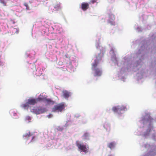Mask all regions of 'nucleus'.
Wrapping results in <instances>:
<instances>
[{
  "mask_svg": "<svg viewBox=\"0 0 156 156\" xmlns=\"http://www.w3.org/2000/svg\"><path fill=\"white\" fill-rule=\"evenodd\" d=\"M127 110L126 107L124 105H118V110L119 112L121 111H126Z\"/></svg>",
  "mask_w": 156,
  "mask_h": 156,
  "instance_id": "nucleus-10",
  "label": "nucleus"
},
{
  "mask_svg": "<svg viewBox=\"0 0 156 156\" xmlns=\"http://www.w3.org/2000/svg\"><path fill=\"white\" fill-rule=\"evenodd\" d=\"M112 110L115 112H119L118 110V106L117 107H114L112 108Z\"/></svg>",
  "mask_w": 156,
  "mask_h": 156,
  "instance_id": "nucleus-15",
  "label": "nucleus"
},
{
  "mask_svg": "<svg viewBox=\"0 0 156 156\" xmlns=\"http://www.w3.org/2000/svg\"><path fill=\"white\" fill-rule=\"evenodd\" d=\"M37 101H43L44 102L47 103L48 105H53L55 102L54 101L51 100L50 99H48L46 97L42 96L41 98H38Z\"/></svg>",
  "mask_w": 156,
  "mask_h": 156,
  "instance_id": "nucleus-4",
  "label": "nucleus"
},
{
  "mask_svg": "<svg viewBox=\"0 0 156 156\" xmlns=\"http://www.w3.org/2000/svg\"><path fill=\"white\" fill-rule=\"evenodd\" d=\"M111 16H113V19H115V16L113 15H111Z\"/></svg>",
  "mask_w": 156,
  "mask_h": 156,
  "instance_id": "nucleus-21",
  "label": "nucleus"
},
{
  "mask_svg": "<svg viewBox=\"0 0 156 156\" xmlns=\"http://www.w3.org/2000/svg\"><path fill=\"white\" fill-rule=\"evenodd\" d=\"M21 106L25 109L28 108L29 106V104L27 102L26 103L22 105Z\"/></svg>",
  "mask_w": 156,
  "mask_h": 156,
  "instance_id": "nucleus-14",
  "label": "nucleus"
},
{
  "mask_svg": "<svg viewBox=\"0 0 156 156\" xmlns=\"http://www.w3.org/2000/svg\"><path fill=\"white\" fill-rule=\"evenodd\" d=\"M34 136L32 137V140H31V141H32V140H33V139H34Z\"/></svg>",
  "mask_w": 156,
  "mask_h": 156,
  "instance_id": "nucleus-22",
  "label": "nucleus"
},
{
  "mask_svg": "<svg viewBox=\"0 0 156 156\" xmlns=\"http://www.w3.org/2000/svg\"><path fill=\"white\" fill-rule=\"evenodd\" d=\"M89 136V133H85L83 136V139L84 140L88 139Z\"/></svg>",
  "mask_w": 156,
  "mask_h": 156,
  "instance_id": "nucleus-13",
  "label": "nucleus"
},
{
  "mask_svg": "<svg viewBox=\"0 0 156 156\" xmlns=\"http://www.w3.org/2000/svg\"><path fill=\"white\" fill-rule=\"evenodd\" d=\"M76 144L80 151L83 152L85 153H87L88 150V147H87L86 146L81 144L78 141L76 142Z\"/></svg>",
  "mask_w": 156,
  "mask_h": 156,
  "instance_id": "nucleus-3",
  "label": "nucleus"
},
{
  "mask_svg": "<svg viewBox=\"0 0 156 156\" xmlns=\"http://www.w3.org/2000/svg\"><path fill=\"white\" fill-rule=\"evenodd\" d=\"M62 94V96L66 99H67L70 96V92L66 90L63 91Z\"/></svg>",
  "mask_w": 156,
  "mask_h": 156,
  "instance_id": "nucleus-7",
  "label": "nucleus"
},
{
  "mask_svg": "<svg viewBox=\"0 0 156 156\" xmlns=\"http://www.w3.org/2000/svg\"><path fill=\"white\" fill-rule=\"evenodd\" d=\"M38 98L35 99H29L28 100L27 102L28 104L30 105H34L35 103H37V102L40 101H37V99Z\"/></svg>",
  "mask_w": 156,
  "mask_h": 156,
  "instance_id": "nucleus-5",
  "label": "nucleus"
},
{
  "mask_svg": "<svg viewBox=\"0 0 156 156\" xmlns=\"http://www.w3.org/2000/svg\"><path fill=\"white\" fill-rule=\"evenodd\" d=\"M97 0H91L90 2L92 4H94V3L96 2Z\"/></svg>",
  "mask_w": 156,
  "mask_h": 156,
  "instance_id": "nucleus-20",
  "label": "nucleus"
},
{
  "mask_svg": "<svg viewBox=\"0 0 156 156\" xmlns=\"http://www.w3.org/2000/svg\"><path fill=\"white\" fill-rule=\"evenodd\" d=\"M89 8V5L87 2H83L81 4V8L82 9L85 11Z\"/></svg>",
  "mask_w": 156,
  "mask_h": 156,
  "instance_id": "nucleus-6",
  "label": "nucleus"
},
{
  "mask_svg": "<svg viewBox=\"0 0 156 156\" xmlns=\"http://www.w3.org/2000/svg\"><path fill=\"white\" fill-rule=\"evenodd\" d=\"M33 110V112L36 114H38L40 113L41 110L37 108H34Z\"/></svg>",
  "mask_w": 156,
  "mask_h": 156,
  "instance_id": "nucleus-12",
  "label": "nucleus"
},
{
  "mask_svg": "<svg viewBox=\"0 0 156 156\" xmlns=\"http://www.w3.org/2000/svg\"><path fill=\"white\" fill-rule=\"evenodd\" d=\"M54 9L55 11H58L61 9L60 6V3L59 2H57L54 5Z\"/></svg>",
  "mask_w": 156,
  "mask_h": 156,
  "instance_id": "nucleus-9",
  "label": "nucleus"
},
{
  "mask_svg": "<svg viewBox=\"0 0 156 156\" xmlns=\"http://www.w3.org/2000/svg\"><path fill=\"white\" fill-rule=\"evenodd\" d=\"M108 156H113L112 154L109 155Z\"/></svg>",
  "mask_w": 156,
  "mask_h": 156,
  "instance_id": "nucleus-23",
  "label": "nucleus"
},
{
  "mask_svg": "<svg viewBox=\"0 0 156 156\" xmlns=\"http://www.w3.org/2000/svg\"><path fill=\"white\" fill-rule=\"evenodd\" d=\"M98 63L97 60H95L92 64V69L94 72V76H100L102 74L101 70L97 67Z\"/></svg>",
  "mask_w": 156,
  "mask_h": 156,
  "instance_id": "nucleus-1",
  "label": "nucleus"
},
{
  "mask_svg": "<svg viewBox=\"0 0 156 156\" xmlns=\"http://www.w3.org/2000/svg\"><path fill=\"white\" fill-rule=\"evenodd\" d=\"M24 5L26 7V9H27V10L29 9V8L28 6V5L27 3H24Z\"/></svg>",
  "mask_w": 156,
  "mask_h": 156,
  "instance_id": "nucleus-18",
  "label": "nucleus"
},
{
  "mask_svg": "<svg viewBox=\"0 0 156 156\" xmlns=\"http://www.w3.org/2000/svg\"><path fill=\"white\" fill-rule=\"evenodd\" d=\"M0 3L2 4L4 6H6V2L5 0H0Z\"/></svg>",
  "mask_w": 156,
  "mask_h": 156,
  "instance_id": "nucleus-16",
  "label": "nucleus"
},
{
  "mask_svg": "<svg viewBox=\"0 0 156 156\" xmlns=\"http://www.w3.org/2000/svg\"><path fill=\"white\" fill-rule=\"evenodd\" d=\"M12 31L13 33L14 32V33L17 34L19 33V29L16 28H13L12 29Z\"/></svg>",
  "mask_w": 156,
  "mask_h": 156,
  "instance_id": "nucleus-17",
  "label": "nucleus"
},
{
  "mask_svg": "<svg viewBox=\"0 0 156 156\" xmlns=\"http://www.w3.org/2000/svg\"><path fill=\"white\" fill-rule=\"evenodd\" d=\"M104 127L105 128H106V129L107 130H108L107 128L108 127L109 129H110V126L108 124H106V125H104Z\"/></svg>",
  "mask_w": 156,
  "mask_h": 156,
  "instance_id": "nucleus-19",
  "label": "nucleus"
},
{
  "mask_svg": "<svg viewBox=\"0 0 156 156\" xmlns=\"http://www.w3.org/2000/svg\"><path fill=\"white\" fill-rule=\"evenodd\" d=\"M66 106L64 102H62L54 105L52 108L51 111L53 112H61Z\"/></svg>",
  "mask_w": 156,
  "mask_h": 156,
  "instance_id": "nucleus-2",
  "label": "nucleus"
},
{
  "mask_svg": "<svg viewBox=\"0 0 156 156\" xmlns=\"http://www.w3.org/2000/svg\"><path fill=\"white\" fill-rule=\"evenodd\" d=\"M32 135L31 134L30 132L26 133L24 134L23 137V139L25 140L26 141Z\"/></svg>",
  "mask_w": 156,
  "mask_h": 156,
  "instance_id": "nucleus-8",
  "label": "nucleus"
},
{
  "mask_svg": "<svg viewBox=\"0 0 156 156\" xmlns=\"http://www.w3.org/2000/svg\"><path fill=\"white\" fill-rule=\"evenodd\" d=\"M115 145V144L114 142H111L108 143V147L112 149L114 148Z\"/></svg>",
  "mask_w": 156,
  "mask_h": 156,
  "instance_id": "nucleus-11",
  "label": "nucleus"
}]
</instances>
